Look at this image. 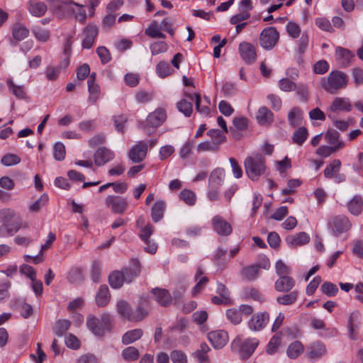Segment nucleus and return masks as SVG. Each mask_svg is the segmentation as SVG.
<instances>
[{"label":"nucleus","instance_id":"nucleus-1","mask_svg":"<svg viewBox=\"0 0 363 363\" xmlns=\"http://www.w3.org/2000/svg\"><path fill=\"white\" fill-rule=\"evenodd\" d=\"M0 237L13 235L21 228L20 217L10 208L0 211Z\"/></svg>","mask_w":363,"mask_h":363},{"label":"nucleus","instance_id":"nucleus-2","mask_svg":"<svg viewBox=\"0 0 363 363\" xmlns=\"http://www.w3.org/2000/svg\"><path fill=\"white\" fill-rule=\"evenodd\" d=\"M246 174L252 181H257L265 174L267 166L264 157L259 153L247 157L244 161Z\"/></svg>","mask_w":363,"mask_h":363},{"label":"nucleus","instance_id":"nucleus-3","mask_svg":"<svg viewBox=\"0 0 363 363\" xmlns=\"http://www.w3.org/2000/svg\"><path fill=\"white\" fill-rule=\"evenodd\" d=\"M348 82L347 75L341 71H333L328 77H323L319 82V86L325 91L335 94L340 89H345Z\"/></svg>","mask_w":363,"mask_h":363},{"label":"nucleus","instance_id":"nucleus-4","mask_svg":"<svg viewBox=\"0 0 363 363\" xmlns=\"http://www.w3.org/2000/svg\"><path fill=\"white\" fill-rule=\"evenodd\" d=\"M140 272L139 263L135 262L130 268L112 272L108 277L109 284L113 289H118L122 286L123 283H130Z\"/></svg>","mask_w":363,"mask_h":363},{"label":"nucleus","instance_id":"nucleus-5","mask_svg":"<svg viewBox=\"0 0 363 363\" xmlns=\"http://www.w3.org/2000/svg\"><path fill=\"white\" fill-rule=\"evenodd\" d=\"M86 326L93 334L101 337L111 329V316L108 314H103L99 319L89 315L86 319Z\"/></svg>","mask_w":363,"mask_h":363},{"label":"nucleus","instance_id":"nucleus-6","mask_svg":"<svg viewBox=\"0 0 363 363\" xmlns=\"http://www.w3.org/2000/svg\"><path fill=\"white\" fill-rule=\"evenodd\" d=\"M258 344L259 341L256 338L243 340L237 337L232 342V347L239 352L242 359H246L254 352Z\"/></svg>","mask_w":363,"mask_h":363},{"label":"nucleus","instance_id":"nucleus-7","mask_svg":"<svg viewBox=\"0 0 363 363\" xmlns=\"http://www.w3.org/2000/svg\"><path fill=\"white\" fill-rule=\"evenodd\" d=\"M328 226L333 235L338 236L348 231L351 228L352 224L347 216L339 215L330 219Z\"/></svg>","mask_w":363,"mask_h":363},{"label":"nucleus","instance_id":"nucleus-8","mask_svg":"<svg viewBox=\"0 0 363 363\" xmlns=\"http://www.w3.org/2000/svg\"><path fill=\"white\" fill-rule=\"evenodd\" d=\"M279 34L274 27L264 28L260 33L259 44L264 50H272L277 43Z\"/></svg>","mask_w":363,"mask_h":363},{"label":"nucleus","instance_id":"nucleus-9","mask_svg":"<svg viewBox=\"0 0 363 363\" xmlns=\"http://www.w3.org/2000/svg\"><path fill=\"white\" fill-rule=\"evenodd\" d=\"M105 204L113 213L117 214L123 213L128 206L125 198L115 195H108L105 199Z\"/></svg>","mask_w":363,"mask_h":363},{"label":"nucleus","instance_id":"nucleus-10","mask_svg":"<svg viewBox=\"0 0 363 363\" xmlns=\"http://www.w3.org/2000/svg\"><path fill=\"white\" fill-rule=\"evenodd\" d=\"M148 150V144L144 140L138 142L128 152V158L134 163H139L145 160Z\"/></svg>","mask_w":363,"mask_h":363},{"label":"nucleus","instance_id":"nucleus-11","mask_svg":"<svg viewBox=\"0 0 363 363\" xmlns=\"http://www.w3.org/2000/svg\"><path fill=\"white\" fill-rule=\"evenodd\" d=\"M326 354L327 350L325 345L320 341H316L308 346L306 357L311 361H317L320 359Z\"/></svg>","mask_w":363,"mask_h":363},{"label":"nucleus","instance_id":"nucleus-12","mask_svg":"<svg viewBox=\"0 0 363 363\" xmlns=\"http://www.w3.org/2000/svg\"><path fill=\"white\" fill-rule=\"evenodd\" d=\"M242 59L247 64L253 63L257 57L255 47L250 43L242 42L239 45Z\"/></svg>","mask_w":363,"mask_h":363},{"label":"nucleus","instance_id":"nucleus-13","mask_svg":"<svg viewBox=\"0 0 363 363\" xmlns=\"http://www.w3.org/2000/svg\"><path fill=\"white\" fill-rule=\"evenodd\" d=\"M208 339L216 349L223 347L228 341V335L224 330H214L208 333Z\"/></svg>","mask_w":363,"mask_h":363},{"label":"nucleus","instance_id":"nucleus-14","mask_svg":"<svg viewBox=\"0 0 363 363\" xmlns=\"http://www.w3.org/2000/svg\"><path fill=\"white\" fill-rule=\"evenodd\" d=\"M115 157L114 152L106 147H100L94 154V162L97 166H103L112 161Z\"/></svg>","mask_w":363,"mask_h":363},{"label":"nucleus","instance_id":"nucleus-15","mask_svg":"<svg viewBox=\"0 0 363 363\" xmlns=\"http://www.w3.org/2000/svg\"><path fill=\"white\" fill-rule=\"evenodd\" d=\"M269 315L268 313H259L252 315L248 322L249 328L253 331H259L262 330L268 323Z\"/></svg>","mask_w":363,"mask_h":363},{"label":"nucleus","instance_id":"nucleus-16","mask_svg":"<svg viewBox=\"0 0 363 363\" xmlns=\"http://www.w3.org/2000/svg\"><path fill=\"white\" fill-rule=\"evenodd\" d=\"M212 225L214 230L220 235L226 236L232 233L230 224L220 216H216L212 218Z\"/></svg>","mask_w":363,"mask_h":363},{"label":"nucleus","instance_id":"nucleus-17","mask_svg":"<svg viewBox=\"0 0 363 363\" xmlns=\"http://www.w3.org/2000/svg\"><path fill=\"white\" fill-rule=\"evenodd\" d=\"M354 55L349 50L337 47L335 50V60L342 67H346L351 63Z\"/></svg>","mask_w":363,"mask_h":363},{"label":"nucleus","instance_id":"nucleus-18","mask_svg":"<svg viewBox=\"0 0 363 363\" xmlns=\"http://www.w3.org/2000/svg\"><path fill=\"white\" fill-rule=\"evenodd\" d=\"M166 112L162 108H157L147 116V123L148 125L157 128L166 120Z\"/></svg>","mask_w":363,"mask_h":363},{"label":"nucleus","instance_id":"nucleus-19","mask_svg":"<svg viewBox=\"0 0 363 363\" xmlns=\"http://www.w3.org/2000/svg\"><path fill=\"white\" fill-rule=\"evenodd\" d=\"M155 300L162 306L167 307L172 303V296L164 289L155 288L152 290Z\"/></svg>","mask_w":363,"mask_h":363},{"label":"nucleus","instance_id":"nucleus-20","mask_svg":"<svg viewBox=\"0 0 363 363\" xmlns=\"http://www.w3.org/2000/svg\"><path fill=\"white\" fill-rule=\"evenodd\" d=\"M330 110L333 112H350L352 110V104L350 99L346 97L335 98L330 107Z\"/></svg>","mask_w":363,"mask_h":363},{"label":"nucleus","instance_id":"nucleus-21","mask_svg":"<svg viewBox=\"0 0 363 363\" xmlns=\"http://www.w3.org/2000/svg\"><path fill=\"white\" fill-rule=\"evenodd\" d=\"M309 240V235L304 232L298 233L295 235H289L286 238V242L290 247L305 245Z\"/></svg>","mask_w":363,"mask_h":363},{"label":"nucleus","instance_id":"nucleus-22","mask_svg":"<svg viewBox=\"0 0 363 363\" xmlns=\"http://www.w3.org/2000/svg\"><path fill=\"white\" fill-rule=\"evenodd\" d=\"M98 34V29L96 26L89 25L84 30L85 38L82 41L84 48L89 49L92 47L95 38Z\"/></svg>","mask_w":363,"mask_h":363},{"label":"nucleus","instance_id":"nucleus-23","mask_svg":"<svg viewBox=\"0 0 363 363\" xmlns=\"http://www.w3.org/2000/svg\"><path fill=\"white\" fill-rule=\"evenodd\" d=\"M294 279L289 276H282L276 281L274 287L278 291L288 292L294 286Z\"/></svg>","mask_w":363,"mask_h":363},{"label":"nucleus","instance_id":"nucleus-24","mask_svg":"<svg viewBox=\"0 0 363 363\" xmlns=\"http://www.w3.org/2000/svg\"><path fill=\"white\" fill-rule=\"evenodd\" d=\"M28 9L32 16L41 17L45 15L48 8L43 2L30 0L28 4Z\"/></svg>","mask_w":363,"mask_h":363},{"label":"nucleus","instance_id":"nucleus-25","mask_svg":"<svg viewBox=\"0 0 363 363\" xmlns=\"http://www.w3.org/2000/svg\"><path fill=\"white\" fill-rule=\"evenodd\" d=\"M225 178V171L223 169L217 168L210 174L208 185L209 188H218L222 185Z\"/></svg>","mask_w":363,"mask_h":363},{"label":"nucleus","instance_id":"nucleus-26","mask_svg":"<svg viewBox=\"0 0 363 363\" xmlns=\"http://www.w3.org/2000/svg\"><path fill=\"white\" fill-rule=\"evenodd\" d=\"M325 139L332 147H336L337 152L345 147L344 142L340 140V134L335 130H329L325 134Z\"/></svg>","mask_w":363,"mask_h":363},{"label":"nucleus","instance_id":"nucleus-27","mask_svg":"<svg viewBox=\"0 0 363 363\" xmlns=\"http://www.w3.org/2000/svg\"><path fill=\"white\" fill-rule=\"evenodd\" d=\"M256 118L260 125H268L273 121V113L266 106H262L258 109Z\"/></svg>","mask_w":363,"mask_h":363},{"label":"nucleus","instance_id":"nucleus-28","mask_svg":"<svg viewBox=\"0 0 363 363\" xmlns=\"http://www.w3.org/2000/svg\"><path fill=\"white\" fill-rule=\"evenodd\" d=\"M304 351V347L300 341H294L287 347L286 354L290 359H296Z\"/></svg>","mask_w":363,"mask_h":363},{"label":"nucleus","instance_id":"nucleus-29","mask_svg":"<svg viewBox=\"0 0 363 363\" xmlns=\"http://www.w3.org/2000/svg\"><path fill=\"white\" fill-rule=\"evenodd\" d=\"M110 300L108 288L106 285H101L96 296V303L98 306H105Z\"/></svg>","mask_w":363,"mask_h":363},{"label":"nucleus","instance_id":"nucleus-30","mask_svg":"<svg viewBox=\"0 0 363 363\" xmlns=\"http://www.w3.org/2000/svg\"><path fill=\"white\" fill-rule=\"evenodd\" d=\"M303 111L298 107H294L288 113V121L293 127L298 126L301 124Z\"/></svg>","mask_w":363,"mask_h":363},{"label":"nucleus","instance_id":"nucleus-31","mask_svg":"<svg viewBox=\"0 0 363 363\" xmlns=\"http://www.w3.org/2000/svg\"><path fill=\"white\" fill-rule=\"evenodd\" d=\"M363 207V200L361 196H355L348 203V211L354 216H358L361 213Z\"/></svg>","mask_w":363,"mask_h":363},{"label":"nucleus","instance_id":"nucleus-32","mask_svg":"<svg viewBox=\"0 0 363 363\" xmlns=\"http://www.w3.org/2000/svg\"><path fill=\"white\" fill-rule=\"evenodd\" d=\"M164 208V202L162 201H158L154 203L151 210V217L155 223L159 222L162 218Z\"/></svg>","mask_w":363,"mask_h":363},{"label":"nucleus","instance_id":"nucleus-33","mask_svg":"<svg viewBox=\"0 0 363 363\" xmlns=\"http://www.w3.org/2000/svg\"><path fill=\"white\" fill-rule=\"evenodd\" d=\"M225 133H226L217 129H211L207 132V135L211 138V142L214 145H216L218 150L219 146L226 140Z\"/></svg>","mask_w":363,"mask_h":363},{"label":"nucleus","instance_id":"nucleus-34","mask_svg":"<svg viewBox=\"0 0 363 363\" xmlns=\"http://www.w3.org/2000/svg\"><path fill=\"white\" fill-rule=\"evenodd\" d=\"M210 350L208 345L206 342L201 343L199 348L195 351L194 356L198 363H208V357L207 352Z\"/></svg>","mask_w":363,"mask_h":363},{"label":"nucleus","instance_id":"nucleus-35","mask_svg":"<svg viewBox=\"0 0 363 363\" xmlns=\"http://www.w3.org/2000/svg\"><path fill=\"white\" fill-rule=\"evenodd\" d=\"M143 334L141 329H135L126 332L122 337V342L124 345H129L139 340Z\"/></svg>","mask_w":363,"mask_h":363},{"label":"nucleus","instance_id":"nucleus-36","mask_svg":"<svg viewBox=\"0 0 363 363\" xmlns=\"http://www.w3.org/2000/svg\"><path fill=\"white\" fill-rule=\"evenodd\" d=\"M117 310L118 313L125 319L132 321L134 318L133 316V311L130 309L128 303L124 301H120L117 303Z\"/></svg>","mask_w":363,"mask_h":363},{"label":"nucleus","instance_id":"nucleus-37","mask_svg":"<svg viewBox=\"0 0 363 363\" xmlns=\"http://www.w3.org/2000/svg\"><path fill=\"white\" fill-rule=\"evenodd\" d=\"M29 30L24 26L16 23L13 26L12 29V35L14 39L18 41L23 40L28 36Z\"/></svg>","mask_w":363,"mask_h":363},{"label":"nucleus","instance_id":"nucleus-38","mask_svg":"<svg viewBox=\"0 0 363 363\" xmlns=\"http://www.w3.org/2000/svg\"><path fill=\"white\" fill-rule=\"evenodd\" d=\"M341 162L339 160H333L325 169L324 175L328 179H331L339 172Z\"/></svg>","mask_w":363,"mask_h":363},{"label":"nucleus","instance_id":"nucleus-39","mask_svg":"<svg viewBox=\"0 0 363 363\" xmlns=\"http://www.w3.org/2000/svg\"><path fill=\"white\" fill-rule=\"evenodd\" d=\"M298 291H294L289 294H285L277 298V301L281 305L288 306L291 305L296 302L298 296Z\"/></svg>","mask_w":363,"mask_h":363},{"label":"nucleus","instance_id":"nucleus-40","mask_svg":"<svg viewBox=\"0 0 363 363\" xmlns=\"http://www.w3.org/2000/svg\"><path fill=\"white\" fill-rule=\"evenodd\" d=\"M259 272L257 265L252 264L242 269V277L248 281L254 280L257 278Z\"/></svg>","mask_w":363,"mask_h":363},{"label":"nucleus","instance_id":"nucleus-41","mask_svg":"<svg viewBox=\"0 0 363 363\" xmlns=\"http://www.w3.org/2000/svg\"><path fill=\"white\" fill-rule=\"evenodd\" d=\"M145 34L152 38H164L165 35L160 32L158 23L153 21L150 26L145 30Z\"/></svg>","mask_w":363,"mask_h":363},{"label":"nucleus","instance_id":"nucleus-42","mask_svg":"<svg viewBox=\"0 0 363 363\" xmlns=\"http://www.w3.org/2000/svg\"><path fill=\"white\" fill-rule=\"evenodd\" d=\"M179 199L187 205L194 206L196 203V196L194 191L185 189L179 193Z\"/></svg>","mask_w":363,"mask_h":363},{"label":"nucleus","instance_id":"nucleus-43","mask_svg":"<svg viewBox=\"0 0 363 363\" xmlns=\"http://www.w3.org/2000/svg\"><path fill=\"white\" fill-rule=\"evenodd\" d=\"M121 355L125 361L131 362L138 359L140 353L135 347H128L122 351Z\"/></svg>","mask_w":363,"mask_h":363},{"label":"nucleus","instance_id":"nucleus-44","mask_svg":"<svg viewBox=\"0 0 363 363\" xmlns=\"http://www.w3.org/2000/svg\"><path fill=\"white\" fill-rule=\"evenodd\" d=\"M308 135V133L306 128H298L294 133L293 141L298 145H301L307 139Z\"/></svg>","mask_w":363,"mask_h":363},{"label":"nucleus","instance_id":"nucleus-45","mask_svg":"<svg viewBox=\"0 0 363 363\" xmlns=\"http://www.w3.org/2000/svg\"><path fill=\"white\" fill-rule=\"evenodd\" d=\"M177 109L186 117H189L193 111V106L191 102L186 99H182L177 104Z\"/></svg>","mask_w":363,"mask_h":363},{"label":"nucleus","instance_id":"nucleus-46","mask_svg":"<svg viewBox=\"0 0 363 363\" xmlns=\"http://www.w3.org/2000/svg\"><path fill=\"white\" fill-rule=\"evenodd\" d=\"M32 32L36 39L40 42H46L50 38V33L46 29L35 26L32 28Z\"/></svg>","mask_w":363,"mask_h":363},{"label":"nucleus","instance_id":"nucleus-47","mask_svg":"<svg viewBox=\"0 0 363 363\" xmlns=\"http://www.w3.org/2000/svg\"><path fill=\"white\" fill-rule=\"evenodd\" d=\"M172 69L168 62H160L156 66V72L161 78H164L171 74Z\"/></svg>","mask_w":363,"mask_h":363},{"label":"nucleus","instance_id":"nucleus-48","mask_svg":"<svg viewBox=\"0 0 363 363\" xmlns=\"http://www.w3.org/2000/svg\"><path fill=\"white\" fill-rule=\"evenodd\" d=\"M89 91L88 101L91 104H95L100 95V88L97 84H87Z\"/></svg>","mask_w":363,"mask_h":363},{"label":"nucleus","instance_id":"nucleus-49","mask_svg":"<svg viewBox=\"0 0 363 363\" xmlns=\"http://www.w3.org/2000/svg\"><path fill=\"white\" fill-rule=\"evenodd\" d=\"M7 85L10 91L17 98L23 99L26 96V92L21 86L16 85L11 79L6 80Z\"/></svg>","mask_w":363,"mask_h":363},{"label":"nucleus","instance_id":"nucleus-50","mask_svg":"<svg viewBox=\"0 0 363 363\" xmlns=\"http://www.w3.org/2000/svg\"><path fill=\"white\" fill-rule=\"evenodd\" d=\"M227 318L234 325H238L242 321V315L239 310L230 308L226 311Z\"/></svg>","mask_w":363,"mask_h":363},{"label":"nucleus","instance_id":"nucleus-51","mask_svg":"<svg viewBox=\"0 0 363 363\" xmlns=\"http://www.w3.org/2000/svg\"><path fill=\"white\" fill-rule=\"evenodd\" d=\"M91 277L94 282H99L101 277V264L97 261L93 262L91 267Z\"/></svg>","mask_w":363,"mask_h":363},{"label":"nucleus","instance_id":"nucleus-52","mask_svg":"<svg viewBox=\"0 0 363 363\" xmlns=\"http://www.w3.org/2000/svg\"><path fill=\"white\" fill-rule=\"evenodd\" d=\"M245 294L246 296L250 297L253 300L260 303L266 301L263 294L258 289L255 288L246 289L245 291Z\"/></svg>","mask_w":363,"mask_h":363},{"label":"nucleus","instance_id":"nucleus-53","mask_svg":"<svg viewBox=\"0 0 363 363\" xmlns=\"http://www.w3.org/2000/svg\"><path fill=\"white\" fill-rule=\"evenodd\" d=\"M315 25L321 30L327 32H333V28L330 21L325 17H319L315 19Z\"/></svg>","mask_w":363,"mask_h":363},{"label":"nucleus","instance_id":"nucleus-54","mask_svg":"<svg viewBox=\"0 0 363 363\" xmlns=\"http://www.w3.org/2000/svg\"><path fill=\"white\" fill-rule=\"evenodd\" d=\"M49 197L48 194H44L40 196V198L35 201L32 205L30 206L29 209L31 211L37 212L42 207L45 206L48 202Z\"/></svg>","mask_w":363,"mask_h":363},{"label":"nucleus","instance_id":"nucleus-55","mask_svg":"<svg viewBox=\"0 0 363 363\" xmlns=\"http://www.w3.org/2000/svg\"><path fill=\"white\" fill-rule=\"evenodd\" d=\"M150 50L152 55L165 52L168 49V45L163 41L155 42L150 45Z\"/></svg>","mask_w":363,"mask_h":363},{"label":"nucleus","instance_id":"nucleus-56","mask_svg":"<svg viewBox=\"0 0 363 363\" xmlns=\"http://www.w3.org/2000/svg\"><path fill=\"white\" fill-rule=\"evenodd\" d=\"M296 93L301 101H307L309 95L308 86L305 84L300 83L296 84Z\"/></svg>","mask_w":363,"mask_h":363},{"label":"nucleus","instance_id":"nucleus-57","mask_svg":"<svg viewBox=\"0 0 363 363\" xmlns=\"http://www.w3.org/2000/svg\"><path fill=\"white\" fill-rule=\"evenodd\" d=\"M21 162V158L14 154H7L4 155L1 160V162L4 166L16 165Z\"/></svg>","mask_w":363,"mask_h":363},{"label":"nucleus","instance_id":"nucleus-58","mask_svg":"<svg viewBox=\"0 0 363 363\" xmlns=\"http://www.w3.org/2000/svg\"><path fill=\"white\" fill-rule=\"evenodd\" d=\"M289 35L293 38H297L301 32L300 26L294 22H289L286 27Z\"/></svg>","mask_w":363,"mask_h":363},{"label":"nucleus","instance_id":"nucleus-59","mask_svg":"<svg viewBox=\"0 0 363 363\" xmlns=\"http://www.w3.org/2000/svg\"><path fill=\"white\" fill-rule=\"evenodd\" d=\"M70 322L67 320H60L56 323L55 332L58 336H62L63 334L69 328Z\"/></svg>","mask_w":363,"mask_h":363},{"label":"nucleus","instance_id":"nucleus-60","mask_svg":"<svg viewBox=\"0 0 363 363\" xmlns=\"http://www.w3.org/2000/svg\"><path fill=\"white\" fill-rule=\"evenodd\" d=\"M279 86L284 91H291L296 89V84L288 78H284L279 81Z\"/></svg>","mask_w":363,"mask_h":363},{"label":"nucleus","instance_id":"nucleus-61","mask_svg":"<svg viewBox=\"0 0 363 363\" xmlns=\"http://www.w3.org/2000/svg\"><path fill=\"white\" fill-rule=\"evenodd\" d=\"M321 291L328 296H333L338 292V289L336 285L331 282H325L321 286Z\"/></svg>","mask_w":363,"mask_h":363},{"label":"nucleus","instance_id":"nucleus-62","mask_svg":"<svg viewBox=\"0 0 363 363\" xmlns=\"http://www.w3.org/2000/svg\"><path fill=\"white\" fill-rule=\"evenodd\" d=\"M65 147L62 143H57L54 147V158L57 161H62L65 157Z\"/></svg>","mask_w":363,"mask_h":363},{"label":"nucleus","instance_id":"nucleus-63","mask_svg":"<svg viewBox=\"0 0 363 363\" xmlns=\"http://www.w3.org/2000/svg\"><path fill=\"white\" fill-rule=\"evenodd\" d=\"M170 358L173 363H187L186 355L180 350H173L170 353Z\"/></svg>","mask_w":363,"mask_h":363},{"label":"nucleus","instance_id":"nucleus-64","mask_svg":"<svg viewBox=\"0 0 363 363\" xmlns=\"http://www.w3.org/2000/svg\"><path fill=\"white\" fill-rule=\"evenodd\" d=\"M175 151L174 147L170 145H166L160 147L159 157L160 160H164L169 157Z\"/></svg>","mask_w":363,"mask_h":363}]
</instances>
